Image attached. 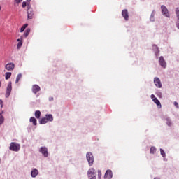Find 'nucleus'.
I'll list each match as a JSON object with an SVG mask.
<instances>
[{"label":"nucleus","mask_w":179,"mask_h":179,"mask_svg":"<svg viewBox=\"0 0 179 179\" xmlns=\"http://www.w3.org/2000/svg\"><path fill=\"white\" fill-rule=\"evenodd\" d=\"M39 124H45V117H43L40 121Z\"/></svg>","instance_id":"29"},{"label":"nucleus","mask_w":179,"mask_h":179,"mask_svg":"<svg viewBox=\"0 0 179 179\" xmlns=\"http://www.w3.org/2000/svg\"><path fill=\"white\" fill-rule=\"evenodd\" d=\"M176 16H177L178 19H179V8H177L176 9Z\"/></svg>","instance_id":"30"},{"label":"nucleus","mask_w":179,"mask_h":179,"mask_svg":"<svg viewBox=\"0 0 179 179\" xmlns=\"http://www.w3.org/2000/svg\"><path fill=\"white\" fill-rule=\"evenodd\" d=\"M153 101L155 103V104H157L158 108H162V103H160V101H159L157 98H154Z\"/></svg>","instance_id":"14"},{"label":"nucleus","mask_w":179,"mask_h":179,"mask_svg":"<svg viewBox=\"0 0 179 179\" xmlns=\"http://www.w3.org/2000/svg\"><path fill=\"white\" fill-rule=\"evenodd\" d=\"M0 10H1V6H0Z\"/></svg>","instance_id":"41"},{"label":"nucleus","mask_w":179,"mask_h":179,"mask_svg":"<svg viewBox=\"0 0 179 179\" xmlns=\"http://www.w3.org/2000/svg\"><path fill=\"white\" fill-rule=\"evenodd\" d=\"M159 63L162 68H166L167 66V64H166V60H164V57L163 56H161L159 59Z\"/></svg>","instance_id":"6"},{"label":"nucleus","mask_w":179,"mask_h":179,"mask_svg":"<svg viewBox=\"0 0 179 179\" xmlns=\"http://www.w3.org/2000/svg\"><path fill=\"white\" fill-rule=\"evenodd\" d=\"M165 120L166 121V124L168 125V127H171V125H173V123L171 122V120L169 117H166Z\"/></svg>","instance_id":"18"},{"label":"nucleus","mask_w":179,"mask_h":179,"mask_svg":"<svg viewBox=\"0 0 179 179\" xmlns=\"http://www.w3.org/2000/svg\"><path fill=\"white\" fill-rule=\"evenodd\" d=\"M160 153L162 156V157H166V152H164V150H163V149H160Z\"/></svg>","instance_id":"28"},{"label":"nucleus","mask_w":179,"mask_h":179,"mask_svg":"<svg viewBox=\"0 0 179 179\" xmlns=\"http://www.w3.org/2000/svg\"><path fill=\"white\" fill-rule=\"evenodd\" d=\"M12 92V82H8L7 88L6 90V97L8 98L9 96H10V93Z\"/></svg>","instance_id":"3"},{"label":"nucleus","mask_w":179,"mask_h":179,"mask_svg":"<svg viewBox=\"0 0 179 179\" xmlns=\"http://www.w3.org/2000/svg\"><path fill=\"white\" fill-rule=\"evenodd\" d=\"M27 26H29V24H24V25L21 27V29H20V32H21V33H23V31H24V30H26V27H27Z\"/></svg>","instance_id":"23"},{"label":"nucleus","mask_w":179,"mask_h":179,"mask_svg":"<svg viewBox=\"0 0 179 179\" xmlns=\"http://www.w3.org/2000/svg\"><path fill=\"white\" fill-rule=\"evenodd\" d=\"M22 79V73H20L17 76L15 83H19V80Z\"/></svg>","instance_id":"22"},{"label":"nucleus","mask_w":179,"mask_h":179,"mask_svg":"<svg viewBox=\"0 0 179 179\" xmlns=\"http://www.w3.org/2000/svg\"><path fill=\"white\" fill-rule=\"evenodd\" d=\"M176 27L179 30V19H178L177 22H176Z\"/></svg>","instance_id":"32"},{"label":"nucleus","mask_w":179,"mask_h":179,"mask_svg":"<svg viewBox=\"0 0 179 179\" xmlns=\"http://www.w3.org/2000/svg\"><path fill=\"white\" fill-rule=\"evenodd\" d=\"M10 76H12V73L10 72L6 73V76H5L6 80H8V79H9Z\"/></svg>","instance_id":"20"},{"label":"nucleus","mask_w":179,"mask_h":179,"mask_svg":"<svg viewBox=\"0 0 179 179\" xmlns=\"http://www.w3.org/2000/svg\"><path fill=\"white\" fill-rule=\"evenodd\" d=\"M40 90H41L40 86H38V85H34L32 86V92H33V93H34L35 94H36V93H37L38 92H40Z\"/></svg>","instance_id":"11"},{"label":"nucleus","mask_w":179,"mask_h":179,"mask_svg":"<svg viewBox=\"0 0 179 179\" xmlns=\"http://www.w3.org/2000/svg\"><path fill=\"white\" fill-rule=\"evenodd\" d=\"M22 0H15L16 3H20Z\"/></svg>","instance_id":"34"},{"label":"nucleus","mask_w":179,"mask_h":179,"mask_svg":"<svg viewBox=\"0 0 179 179\" xmlns=\"http://www.w3.org/2000/svg\"><path fill=\"white\" fill-rule=\"evenodd\" d=\"M154 83L157 87H159V89L162 87V81H160L159 78L155 77L154 78Z\"/></svg>","instance_id":"7"},{"label":"nucleus","mask_w":179,"mask_h":179,"mask_svg":"<svg viewBox=\"0 0 179 179\" xmlns=\"http://www.w3.org/2000/svg\"><path fill=\"white\" fill-rule=\"evenodd\" d=\"M45 120L46 121H54V117H52V115H46Z\"/></svg>","instance_id":"16"},{"label":"nucleus","mask_w":179,"mask_h":179,"mask_svg":"<svg viewBox=\"0 0 179 179\" xmlns=\"http://www.w3.org/2000/svg\"><path fill=\"white\" fill-rule=\"evenodd\" d=\"M40 152L43 156H45V148L41 147L40 149Z\"/></svg>","instance_id":"24"},{"label":"nucleus","mask_w":179,"mask_h":179,"mask_svg":"<svg viewBox=\"0 0 179 179\" xmlns=\"http://www.w3.org/2000/svg\"><path fill=\"white\" fill-rule=\"evenodd\" d=\"M41 116V112H40V110H36L35 112V117L36 118H40V117Z\"/></svg>","instance_id":"21"},{"label":"nucleus","mask_w":179,"mask_h":179,"mask_svg":"<svg viewBox=\"0 0 179 179\" xmlns=\"http://www.w3.org/2000/svg\"><path fill=\"white\" fill-rule=\"evenodd\" d=\"M49 100L52 101V100H54V98H50Z\"/></svg>","instance_id":"38"},{"label":"nucleus","mask_w":179,"mask_h":179,"mask_svg":"<svg viewBox=\"0 0 179 179\" xmlns=\"http://www.w3.org/2000/svg\"><path fill=\"white\" fill-rule=\"evenodd\" d=\"M90 179H96V177L94 178H89Z\"/></svg>","instance_id":"39"},{"label":"nucleus","mask_w":179,"mask_h":179,"mask_svg":"<svg viewBox=\"0 0 179 179\" xmlns=\"http://www.w3.org/2000/svg\"><path fill=\"white\" fill-rule=\"evenodd\" d=\"M29 122H32L33 125H37V120L34 118V117H31L29 119Z\"/></svg>","instance_id":"17"},{"label":"nucleus","mask_w":179,"mask_h":179,"mask_svg":"<svg viewBox=\"0 0 179 179\" xmlns=\"http://www.w3.org/2000/svg\"><path fill=\"white\" fill-rule=\"evenodd\" d=\"M1 85H2V83L0 82V87H1Z\"/></svg>","instance_id":"40"},{"label":"nucleus","mask_w":179,"mask_h":179,"mask_svg":"<svg viewBox=\"0 0 179 179\" xmlns=\"http://www.w3.org/2000/svg\"><path fill=\"white\" fill-rule=\"evenodd\" d=\"M17 41L18 42L17 48L19 50L23 45V41L22 39H17Z\"/></svg>","instance_id":"15"},{"label":"nucleus","mask_w":179,"mask_h":179,"mask_svg":"<svg viewBox=\"0 0 179 179\" xmlns=\"http://www.w3.org/2000/svg\"><path fill=\"white\" fill-rule=\"evenodd\" d=\"M150 153H152V155H154V153H156V148L155 147H151Z\"/></svg>","instance_id":"27"},{"label":"nucleus","mask_w":179,"mask_h":179,"mask_svg":"<svg viewBox=\"0 0 179 179\" xmlns=\"http://www.w3.org/2000/svg\"><path fill=\"white\" fill-rule=\"evenodd\" d=\"M29 34H30V29H27L25 31V32L24 34V37H27V36H29Z\"/></svg>","instance_id":"25"},{"label":"nucleus","mask_w":179,"mask_h":179,"mask_svg":"<svg viewBox=\"0 0 179 179\" xmlns=\"http://www.w3.org/2000/svg\"><path fill=\"white\" fill-rule=\"evenodd\" d=\"M3 104V101H2V100H0V106H1V107H2Z\"/></svg>","instance_id":"35"},{"label":"nucleus","mask_w":179,"mask_h":179,"mask_svg":"<svg viewBox=\"0 0 179 179\" xmlns=\"http://www.w3.org/2000/svg\"><path fill=\"white\" fill-rule=\"evenodd\" d=\"M4 118L3 116H2V114L0 113V125H2L3 124Z\"/></svg>","instance_id":"26"},{"label":"nucleus","mask_w":179,"mask_h":179,"mask_svg":"<svg viewBox=\"0 0 179 179\" xmlns=\"http://www.w3.org/2000/svg\"><path fill=\"white\" fill-rule=\"evenodd\" d=\"M174 106H176V107L177 108H178V103H177V102H174Z\"/></svg>","instance_id":"33"},{"label":"nucleus","mask_w":179,"mask_h":179,"mask_svg":"<svg viewBox=\"0 0 179 179\" xmlns=\"http://www.w3.org/2000/svg\"><path fill=\"white\" fill-rule=\"evenodd\" d=\"M87 173H88L89 178L96 177V172H94V169L93 168L90 169Z\"/></svg>","instance_id":"8"},{"label":"nucleus","mask_w":179,"mask_h":179,"mask_svg":"<svg viewBox=\"0 0 179 179\" xmlns=\"http://www.w3.org/2000/svg\"><path fill=\"white\" fill-rule=\"evenodd\" d=\"M151 99H152V100H153V99H155L154 94H152V95H151Z\"/></svg>","instance_id":"36"},{"label":"nucleus","mask_w":179,"mask_h":179,"mask_svg":"<svg viewBox=\"0 0 179 179\" xmlns=\"http://www.w3.org/2000/svg\"><path fill=\"white\" fill-rule=\"evenodd\" d=\"M98 178L99 179L101 178V171L100 170L98 171Z\"/></svg>","instance_id":"31"},{"label":"nucleus","mask_w":179,"mask_h":179,"mask_svg":"<svg viewBox=\"0 0 179 179\" xmlns=\"http://www.w3.org/2000/svg\"><path fill=\"white\" fill-rule=\"evenodd\" d=\"M122 15L123 16L124 19L128 20L129 19V15L128 13V10L124 9L122 11Z\"/></svg>","instance_id":"10"},{"label":"nucleus","mask_w":179,"mask_h":179,"mask_svg":"<svg viewBox=\"0 0 179 179\" xmlns=\"http://www.w3.org/2000/svg\"><path fill=\"white\" fill-rule=\"evenodd\" d=\"M6 69H7V71H13V69H15V64L12 63L7 64L6 65Z\"/></svg>","instance_id":"12"},{"label":"nucleus","mask_w":179,"mask_h":179,"mask_svg":"<svg viewBox=\"0 0 179 179\" xmlns=\"http://www.w3.org/2000/svg\"><path fill=\"white\" fill-rule=\"evenodd\" d=\"M10 150L12 152H19L20 150V144L17 143L12 142L9 147Z\"/></svg>","instance_id":"1"},{"label":"nucleus","mask_w":179,"mask_h":179,"mask_svg":"<svg viewBox=\"0 0 179 179\" xmlns=\"http://www.w3.org/2000/svg\"><path fill=\"white\" fill-rule=\"evenodd\" d=\"M162 14L166 17H170V14L169 13V10L164 6H161Z\"/></svg>","instance_id":"5"},{"label":"nucleus","mask_w":179,"mask_h":179,"mask_svg":"<svg viewBox=\"0 0 179 179\" xmlns=\"http://www.w3.org/2000/svg\"><path fill=\"white\" fill-rule=\"evenodd\" d=\"M47 156H48V152L45 151V157H47Z\"/></svg>","instance_id":"37"},{"label":"nucleus","mask_w":179,"mask_h":179,"mask_svg":"<svg viewBox=\"0 0 179 179\" xmlns=\"http://www.w3.org/2000/svg\"><path fill=\"white\" fill-rule=\"evenodd\" d=\"M104 178L106 179L113 178V171L111 170H107L104 175Z\"/></svg>","instance_id":"9"},{"label":"nucleus","mask_w":179,"mask_h":179,"mask_svg":"<svg viewBox=\"0 0 179 179\" xmlns=\"http://www.w3.org/2000/svg\"><path fill=\"white\" fill-rule=\"evenodd\" d=\"M25 6H28V8H30V1H27L22 2V8H24Z\"/></svg>","instance_id":"19"},{"label":"nucleus","mask_w":179,"mask_h":179,"mask_svg":"<svg viewBox=\"0 0 179 179\" xmlns=\"http://www.w3.org/2000/svg\"><path fill=\"white\" fill-rule=\"evenodd\" d=\"M86 157L89 165L93 166V163L94 162V157H93V154H92V152H87L86 155Z\"/></svg>","instance_id":"2"},{"label":"nucleus","mask_w":179,"mask_h":179,"mask_svg":"<svg viewBox=\"0 0 179 179\" xmlns=\"http://www.w3.org/2000/svg\"><path fill=\"white\" fill-rule=\"evenodd\" d=\"M31 176L33 178L37 177V176H38V170H37L36 169H33L31 172Z\"/></svg>","instance_id":"13"},{"label":"nucleus","mask_w":179,"mask_h":179,"mask_svg":"<svg viewBox=\"0 0 179 179\" xmlns=\"http://www.w3.org/2000/svg\"><path fill=\"white\" fill-rule=\"evenodd\" d=\"M33 17H34V11L33 10V8H28L27 18L28 19H33Z\"/></svg>","instance_id":"4"}]
</instances>
